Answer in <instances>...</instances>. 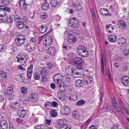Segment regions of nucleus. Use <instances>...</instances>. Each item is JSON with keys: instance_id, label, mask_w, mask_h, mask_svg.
<instances>
[{"instance_id": "obj_1", "label": "nucleus", "mask_w": 129, "mask_h": 129, "mask_svg": "<svg viewBox=\"0 0 129 129\" xmlns=\"http://www.w3.org/2000/svg\"><path fill=\"white\" fill-rule=\"evenodd\" d=\"M77 51L78 54L80 56L86 57L89 55L85 47L82 46H79L77 48Z\"/></svg>"}, {"instance_id": "obj_2", "label": "nucleus", "mask_w": 129, "mask_h": 129, "mask_svg": "<svg viewBox=\"0 0 129 129\" xmlns=\"http://www.w3.org/2000/svg\"><path fill=\"white\" fill-rule=\"evenodd\" d=\"M84 73L82 71V69L79 68H75L72 72V75L74 77H82L83 76Z\"/></svg>"}, {"instance_id": "obj_3", "label": "nucleus", "mask_w": 129, "mask_h": 129, "mask_svg": "<svg viewBox=\"0 0 129 129\" xmlns=\"http://www.w3.org/2000/svg\"><path fill=\"white\" fill-rule=\"evenodd\" d=\"M25 41V38L22 35H18L15 37V43L18 46H20L23 44Z\"/></svg>"}, {"instance_id": "obj_4", "label": "nucleus", "mask_w": 129, "mask_h": 129, "mask_svg": "<svg viewBox=\"0 0 129 129\" xmlns=\"http://www.w3.org/2000/svg\"><path fill=\"white\" fill-rule=\"evenodd\" d=\"M10 12V9L7 6L3 5H0V17H3L6 16L5 11Z\"/></svg>"}, {"instance_id": "obj_5", "label": "nucleus", "mask_w": 129, "mask_h": 129, "mask_svg": "<svg viewBox=\"0 0 129 129\" xmlns=\"http://www.w3.org/2000/svg\"><path fill=\"white\" fill-rule=\"evenodd\" d=\"M40 71V74L42 77L41 78L42 82H44L47 81L49 77L48 72L44 69Z\"/></svg>"}, {"instance_id": "obj_6", "label": "nucleus", "mask_w": 129, "mask_h": 129, "mask_svg": "<svg viewBox=\"0 0 129 129\" xmlns=\"http://www.w3.org/2000/svg\"><path fill=\"white\" fill-rule=\"evenodd\" d=\"M83 59L81 57H76L74 59L73 62L75 66H79L81 68L82 66Z\"/></svg>"}, {"instance_id": "obj_7", "label": "nucleus", "mask_w": 129, "mask_h": 129, "mask_svg": "<svg viewBox=\"0 0 129 129\" xmlns=\"http://www.w3.org/2000/svg\"><path fill=\"white\" fill-rule=\"evenodd\" d=\"M69 25L73 27H77L79 25V22L75 17L71 19L69 22Z\"/></svg>"}, {"instance_id": "obj_8", "label": "nucleus", "mask_w": 129, "mask_h": 129, "mask_svg": "<svg viewBox=\"0 0 129 129\" xmlns=\"http://www.w3.org/2000/svg\"><path fill=\"white\" fill-rule=\"evenodd\" d=\"M63 76L60 73H57L53 76V80L54 82L57 83H61L62 82V79Z\"/></svg>"}, {"instance_id": "obj_9", "label": "nucleus", "mask_w": 129, "mask_h": 129, "mask_svg": "<svg viewBox=\"0 0 129 129\" xmlns=\"http://www.w3.org/2000/svg\"><path fill=\"white\" fill-rule=\"evenodd\" d=\"M53 42V39L49 36H47L43 40V43L44 45L47 46L51 45Z\"/></svg>"}, {"instance_id": "obj_10", "label": "nucleus", "mask_w": 129, "mask_h": 129, "mask_svg": "<svg viewBox=\"0 0 129 129\" xmlns=\"http://www.w3.org/2000/svg\"><path fill=\"white\" fill-rule=\"evenodd\" d=\"M117 25L122 30L125 29L127 27L126 22L122 20L118 21L117 22Z\"/></svg>"}, {"instance_id": "obj_11", "label": "nucleus", "mask_w": 129, "mask_h": 129, "mask_svg": "<svg viewBox=\"0 0 129 129\" xmlns=\"http://www.w3.org/2000/svg\"><path fill=\"white\" fill-rule=\"evenodd\" d=\"M16 58H17V62L22 63L23 61L24 63H25L27 61L26 57L25 56L19 54Z\"/></svg>"}, {"instance_id": "obj_12", "label": "nucleus", "mask_w": 129, "mask_h": 129, "mask_svg": "<svg viewBox=\"0 0 129 129\" xmlns=\"http://www.w3.org/2000/svg\"><path fill=\"white\" fill-rule=\"evenodd\" d=\"M83 75V76L82 77L83 78V81L85 84H88L92 82V79L91 77L88 76L87 75L84 74V73Z\"/></svg>"}, {"instance_id": "obj_13", "label": "nucleus", "mask_w": 129, "mask_h": 129, "mask_svg": "<svg viewBox=\"0 0 129 129\" xmlns=\"http://www.w3.org/2000/svg\"><path fill=\"white\" fill-rule=\"evenodd\" d=\"M61 112L63 115H68L71 113V110L69 107L67 106L63 107V108L61 109Z\"/></svg>"}, {"instance_id": "obj_14", "label": "nucleus", "mask_w": 129, "mask_h": 129, "mask_svg": "<svg viewBox=\"0 0 129 129\" xmlns=\"http://www.w3.org/2000/svg\"><path fill=\"white\" fill-rule=\"evenodd\" d=\"M100 13L103 15L107 16H111V14L109 13V12L108 10L105 8H101L100 10Z\"/></svg>"}, {"instance_id": "obj_15", "label": "nucleus", "mask_w": 129, "mask_h": 129, "mask_svg": "<svg viewBox=\"0 0 129 129\" xmlns=\"http://www.w3.org/2000/svg\"><path fill=\"white\" fill-rule=\"evenodd\" d=\"M121 81L122 83L125 86H129V77H123L121 78Z\"/></svg>"}, {"instance_id": "obj_16", "label": "nucleus", "mask_w": 129, "mask_h": 129, "mask_svg": "<svg viewBox=\"0 0 129 129\" xmlns=\"http://www.w3.org/2000/svg\"><path fill=\"white\" fill-rule=\"evenodd\" d=\"M19 5V8L21 10H25L26 8L27 4L25 0H20Z\"/></svg>"}, {"instance_id": "obj_17", "label": "nucleus", "mask_w": 129, "mask_h": 129, "mask_svg": "<svg viewBox=\"0 0 129 129\" xmlns=\"http://www.w3.org/2000/svg\"><path fill=\"white\" fill-rule=\"evenodd\" d=\"M48 54L50 55H53L56 53V50L55 48L53 46L49 47L47 50Z\"/></svg>"}, {"instance_id": "obj_18", "label": "nucleus", "mask_w": 129, "mask_h": 129, "mask_svg": "<svg viewBox=\"0 0 129 129\" xmlns=\"http://www.w3.org/2000/svg\"><path fill=\"white\" fill-rule=\"evenodd\" d=\"M29 98L32 102H35L38 101V97L36 94L33 93L29 95Z\"/></svg>"}, {"instance_id": "obj_19", "label": "nucleus", "mask_w": 129, "mask_h": 129, "mask_svg": "<svg viewBox=\"0 0 129 129\" xmlns=\"http://www.w3.org/2000/svg\"><path fill=\"white\" fill-rule=\"evenodd\" d=\"M77 95L74 92H72L71 93V96H69V100L71 101H76L77 100Z\"/></svg>"}, {"instance_id": "obj_20", "label": "nucleus", "mask_w": 129, "mask_h": 129, "mask_svg": "<svg viewBox=\"0 0 129 129\" xmlns=\"http://www.w3.org/2000/svg\"><path fill=\"white\" fill-rule=\"evenodd\" d=\"M0 124L2 129H7L8 127V124L6 121L2 120L0 121Z\"/></svg>"}, {"instance_id": "obj_21", "label": "nucleus", "mask_w": 129, "mask_h": 129, "mask_svg": "<svg viewBox=\"0 0 129 129\" xmlns=\"http://www.w3.org/2000/svg\"><path fill=\"white\" fill-rule=\"evenodd\" d=\"M108 38L109 41L111 43L115 42L117 41V37L114 35H109L108 37Z\"/></svg>"}, {"instance_id": "obj_22", "label": "nucleus", "mask_w": 129, "mask_h": 129, "mask_svg": "<svg viewBox=\"0 0 129 129\" xmlns=\"http://www.w3.org/2000/svg\"><path fill=\"white\" fill-rule=\"evenodd\" d=\"M39 30L40 32L43 33L46 32L47 30V27L45 25H43L40 26Z\"/></svg>"}, {"instance_id": "obj_23", "label": "nucleus", "mask_w": 129, "mask_h": 129, "mask_svg": "<svg viewBox=\"0 0 129 129\" xmlns=\"http://www.w3.org/2000/svg\"><path fill=\"white\" fill-rule=\"evenodd\" d=\"M18 114L19 116L21 118H23L26 115V110L24 109H22L21 111L20 110L18 111Z\"/></svg>"}, {"instance_id": "obj_24", "label": "nucleus", "mask_w": 129, "mask_h": 129, "mask_svg": "<svg viewBox=\"0 0 129 129\" xmlns=\"http://www.w3.org/2000/svg\"><path fill=\"white\" fill-rule=\"evenodd\" d=\"M51 6L53 7H56L58 4L59 3L58 1L56 0H49Z\"/></svg>"}, {"instance_id": "obj_25", "label": "nucleus", "mask_w": 129, "mask_h": 129, "mask_svg": "<svg viewBox=\"0 0 129 129\" xmlns=\"http://www.w3.org/2000/svg\"><path fill=\"white\" fill-rule=\"evenodd\" d=\"M118 44H122L125 45L126 44V40L123 38H120L118 39Z\"/></svg>"}, {"instance_id": "obj_26", "label": "nucleus", "mask_w": 129, "mask_h": 129, "mask_svg": "<svg viewBox=\"0 0 129 129\" xmlns=\"http://www.w3.org/2000/svg\"><path fill=\"white\" fill-rule=\"evenodd\" d=\"M17 26L20 29H22L24 27V24L23 22L18 21L16 23Z\"/></svg>"}, {"instance_id": "obj_27", "label": "nucleus", "mask_w": 129, "mask_h": 129, "mask_svg": "<svg viewBox=\"0 0 129 129\" xmlns=\"http://www.w3.org/2000/svg\"><path fill=\"white\" fill-rule=\"evenodd\" d=\"M50 114L51 116L54 117L57 116V113L55 109H51L50 111Z\"/></svg>"}, {"instance_id": "obj_28", "label": "nucleus", "mask_w": 129, "mask_h": 129, "mask_svg": "<svg viewBox=\"0 0 129 129\" xmlns=\"http://www.w3.org/2000/svg\"><path fill=\"white\" fill-rule=\"evenodd\" d=\"M49 5L48 3H44L42 5L41 8L44 10L48 9L49 7Z\"/></svg>"}, {"instance_id": "obj_29", "label": "nucleus", "mask_w": 129, "mask_h": 129, "mask_svg": "<svg viewBox=\"0 0 129 129\" xmlns=\"http://www.w3.org/2000/svg\"><path fill=\"white\" fill-rule=\"evenodd\" d=\"M5 20L9 23H10L13 22V18L11 16H6L5 18Z\"/></svg>"}, {"instance_id": "obj_30", "label": "nucleus", "mask_w": 129, "mask_h": 129, "mask_svg": "<svg viewBox=\"0 0 129 129\" xmlns=\"http://www.w3.org/2000/svg\"><path fill=\"white\" fill-rule=\"evenodd\" d=\"M101 59V65L105 66L106 64V58L105 55L104 54L102 55Z\"/></svg>"}, {"instance_id": "obj_31", "label": "nucleus", "mask_w": 129, "mask_h": 129, "mask_svg": "<svg viewBox=\"0 0 129 129\" xmlns=\"http://www.w3.org/2000/svg\"><path fill=\"white\" fill-rule=\"evenodd\" d=\"M44 106L47 109H49L51 107V103L49 101L46 102L44 104Z\"/></svg>"}, {"instance_id": "obj_32", "label": "nucleus", "mask_w": 129, "mask_h": 129, "mask_svg": "<svg viewBox=\"0 0 129 129\" xmlns=\"http://www.w3.org/2000/svg\"><path fill=\"white\" fill-rule=\"evenodd\" d=\"M82 80L80 79H78L76 81L75 84L76 86L78 87H82Z\"/></svg>"}, {"instance_id": "obj_33", "label": "nucleus", "mask_w": 129, "mask_h": 129, "mask_svg": "<svg viewBox=\"0 0 129 129\" xmlns=\"http://www.w3.org/2000/svg\"><path fill=\"white\" fill-rule=\"evenodd\" d=\"M15 78L17 81H19L20 82L22 81V80L24 79V77L22 76L19 74H17Z\"/></svg>"}, {"instance_id": "obj_34", "label": "nucleus", "mask_w": 129, "mask_h": 129, "mask_svg": "<svg viewBox=\"0 0 129 129\" xmlns=\"http://www.w3.org/2000/svg\"><path fill=\"white\" fill-rule=\"evenodd\" d=\"M85 101L82 99L78 101L76 104V105L78 106H82L85 103Z\"/></svg>"}, {"instance_id": "obj_35", "label": "nucleus", "mask_w": 129, "mask_h": 129, "mask_svg": "<svg viewBox=\"0 0 129 129\" xmlns=\"http://www.w3.org/2000/svg\"><path fill=\"white\" fill-rule=\"evenodd\" d=\"M7 92L6 93L7 96L11 95L13 92V89L11 87H9L7 89Z\"/></svg>"}, {"instance_id": "obj_36", "label": "nucleus", "mask_w": 129, "mask_h": 129, "mask_svg": "<svg viewBox=\"0 0 129 129\" xmlns=\"http://www.w3.org/2000/svg\"><path fill=\"white\" fill-rule=\"evenodd\" d=\"M56 123L58 126H59L60 128V127H62L63 125L65 124L63 123V121L61 120L57 121Z\"/></svg>"}, {"instance_id": "obj_37", "label": "nucleus", "mask_w": 129, "mask_h": 129, "mask_svg": "<svg viewBox=\"0 0 129 129\" xmlns=\"http://www.w3.org/2000/svg\"><path fill=\"white\" fill-rule=\"evenodd\" d=\"M14 16V21L16 22L19 21L21 19V18L20 16L17 14H15Z\"/></svg>"}, {"instance_id": "obj_38", "label": "nucleus", "mask_w": 129, "mask_h": 129, "mask_svg": "<svg viewBox=\"0 0 129 129\" xmlns=\"http://www.w3.org/2000/svg\"><path fill=\"white\" fill-rule=\"evenodd\" d=\"M71 126L68 125L64 124L62 127H60V129H71Z\"/></svg>"}, {"instance_id": "obj_39", "label": "nucleus", "mask_w": 129, "mask_h": 129, "mask_svg": "<svg viewBox=\"0 0 129 129\" xmlns=\"http://www.w3.org/2000/svg\"><path fill=\"white\" fill-rule=\"evenodd\" d=\"M21 92L23 94L26 93L27 91V88L25 87H23L21 88Z\"/></svg>"}, {"instance_id": "obj_40", "label": "nucleus", "mask_w": 129, "mask_h": 129, "mask_svg": "<svg viewBox=\"0 0 129 129\" xmlns=\"http://www.w3.org/2000/svg\"><path fill=\"white\" fill-rule=\"evenodd\" d=\"M40 74H38L36 73L34 74V78L36 80H38L40 79Z\"/></svg>"}, {"instance_id": "obj_41", "label": "nucleus", "mask_w": 129, "mask_h": 129, "mask_svg": "<svg viewBox=\"0 0 129 129\" xmlns=\"http://www.w3.org/2000/svg\"><path fill=\"white\" fill-rule=\"evenodd\" d=\"M33 66L32 64H30L27 70V73H32L33 70Z\"/></svg>"}, {"instance_id": "obj_42", "label": "nucleus", "mask_w": 129, "mask_h": 129, "mask_svg": "<svg viewBox=\"0 0 129 129\" xmlns=\"http://www.w3.org/2000/svg\"><path fill=\"white\" fill-rule=\"evenodd\" d=\"M28 98L26 96H24L23 97V100L24 103L26 104L28 103L29 100Z\"/></svg>"}, {"instance_id": "obj_43", "label": "nucleus", "mask_w": 129, "mask_h": 129, "mask_svg": "<svg viewBox=\"0 0 129 129\" xmlns=\"http://www.w3.org/2000/svg\"><path fill=\"white\" fill-rule=\"evenodd\" d=\"M44 126L42 125H36L35 126V129H45L44 128Z\"/></svg>"}, {"instance_id": "obj_44", "label": "nucleus", "mask_w": 129, "mask_h": 129, "mask_svg": "<svg viewBox=\"0 0 129 129\" xmlns=\"http://www.w3.org/2000/svg\"><path fill=\"white\" fill-rule=\"evenodd\" d=\"M2 3L4 5H8L10 4L9 0H2Z\"/></svg>"}, {"instance_id": "obj_45", "label": "nucleus", "mask_w": 129, "mask_h": 129, "mask_svg": "<svg viewBox=\"0 0 129 129\" xmlns=\"http://www.w3.org/2000/svg\"><path fill=\"white\" fill-rule=\"evenodd\" d=\"M78 113L76 111H74L72 112V116L75 118H76L78 116Z\"/></svg>"}, {"instance_id": "obj_46", "label": "nucleus", "mask_w": 129, "mask_h": 129, "mask_svg": "<svg viewBox=\"0 0 129 129\" xmlns=\"http://www.w3.org/2000/svg\"><path fill=\"white\" fill-rule=\"evenodd\" d=\"M63 78L64 80L67 82H69L70 79V77L67 76H63Z\"/></svg>"}, {"instance_id": "obj_47", "label": "nucleus", "mask_w": 129, "mask_h": 129, "mask_svg": "<svg viewBox=\"0 0 129 129\" xmlns=\"http://www.w3.org/2000/svg\"><path fill=\"white\" fill-rule=\"evenodd\" d=\"M0 74L1 76L3 78H6L7 77V76L6 73L3 71H2L0 73Z\"/></svg>"}, {"instance_id": "obj_48", "label": "nucleus", "mask_w": 129, "mask_h": 129, "mask_svg": "<svg viewBox=\"0 0 129 129\" xmlns=\"http://www.w3.org/2000/svg\"><path fill=\"white\" fill-rule=\"evenodd\" d=\"M47 17V15L46 13H44L41 15L40 18L42 19H44Z\"/></svg>"}, {"instance_id": "obj_49", "label": "nucleus", "mask_w": 129, "mask_h": 129, "mask_svg": "<svg viewBox=\"0 0 129 129\" xmlns=\"http://www.w3.org/2000/svg\"><path fill=\"white\" fill-rule=\"evenodd\" d=\"M37 40L36 38L35 37L31 38L30 39V41L31 43H35Z\"/></svg>"}, {"instance_id": "obj_50", "label": "nucleus", "mask_w": 129, "mask_h": 129, "mask_svg": "<svg viewBox=\"0 0 129 129\" xmlns=\"http://www.w3.org/2000/svg\"><path fill=\"white\" fill-rule=\"evenodd\" d=\"M51 122V120H50L46 119L45 124L47 125V126H49L50 125Z\"/></svg>"}, {"instance_id": "obj_51", "label": "nucleus", "mask_w": 129, "mask_h": 129, "mask_svg": "<svg viewBox=\"0 0 129 129\" xmlns=\"http://www.w3.org/2000/svg\"><path fill=\"white\" fill-rule=\"evenodd\" d=\"M58 104L56 102L53 101L51 103V105H52L54 107H57L58 105Z\"/></svg>"}, {"instance_id": "obj_52", "label": "nucleus", "mask_w": 129, "mask_h": 129, "mask_svg": "<svg viewBox=\"0 0 129 129\" xmlns=\"http://www.w3.org/2000/svg\"><path fill=\"white\" fill-rule=\"evenodd\" d=\"M112 107V110H113L115 112L118 111V108L117 106L115 105H113Z\"/></svg>"}, {"instance_id": "obj_53", "label": "nucleus", "mask_w": 129, "mask_h": 129, "mask_svg": "<svg viewBox=\"0 0 129 129\" xmlns=\"http://www.w3.org/2000/svg\"><path fill=\"white\" fill-rule=\"evenodd\" d=\"M112 103L113 105H115L117 104V102L115 98H113L112 99Z\"/></svg>"}, {"instance_id": "obj_54", "label": "nucleus", "mask_w": 129, "mask_h": 129, "mask_svg": "<svg viewBox=\"0 0 129 129\" xmlns=\"http://www.w3.org/2000/svg\"><path fill=\"white\" fill-rule=\"evenodd\" d=\"M6 47L5 46H2V47H0V51L3 52L6 51Z\"/></svg>"}, {"instance_id": "obj_55", "label": "nucleus", "mask_w": 129, "mask_h": 129, "mask_svg": "<svg viewBox=\"0 0 129 129\" xmlns=\"http://www.w3.org/2000/svg\"><path fill=\"white\" fill-rule=\"evenodd\" d=\"M112 106L110 105L108 106H107L105 108L106 110V111H108L110 110H112Z\"/></svg>"}, {"instance_id": "obj_56", "label": "nucleus", "mask_w": 129, "mask_h": 129, "mask_svg": "<svg viewBox=\"0 0 129 129\" xmlns=\"http://www.w3.org/2000/svg\"><path fill=\"white\" fill-rule=\"evenodd\" d=\"M54 64L52 63H49L47 64L48 68L49 69H51L53 68Z\"/></svg>"}, {"instance_id": "obj_57", "label": "nucleus", "mask_w": 129, "mask_h": 129, "mask_svg": "<svg viewBox=\"0 0 129 129\" xmlns=\"http://www.w3.org/2000/svg\"><path fill=\"white\" fill-rule=\"evenodd\" d=\"M33 0H27L26 4L28 5H31L33 2Z\"/></svg>"}, {"instance_id": "obj_58", "label": "nucleus", "mask_w": 129, "mask_h": 129, "mask_svg": "<svg viewBox=\"0 0 129 129\" xmlns=\"http://www.w3.org/2000/svg\"><path fill=\"white\" fill-rule=\"evenodd\" d=\"M66 84L63 83V85L61 89L62 90V91H64L66 89Z\"/></svg>"}, {"instance_id": "obj_59", "label": "nucleus", "mask_w": 129, "mask_h": 129, "mask_svg": "<svg viewBox=\"0 0 129 129\" xmlns=\"http://www.w3.org/2000/svg\"><path fill=\"white\" fill-rule=\"evenodd\" d=\"M73 6L75 8H79V7H81V5L80 4H78V3L77 4H75V3H74V4H73Z\"/></svg>"}, {"instance_id": "obj_60", "label": "nucleus", "mask_w": 129, "mask_h": 129, "mask_svg": "<svg viewBox=\"0 0 129 129\" xmlns=\"http://www.w3.org/2000/svg\"><path fill=\"white\" fill-rule=\"evenodd\" d=\"M66 40L67 42L71 44L73 42L71 38H67Z\"/></svg>"}, {"instance_id": "obj_61", "label": "nucleus", "mask_w": 129, "mask_h": 129, "mask_svg": "<svg viewBox=\"0 0 129 129\" xmlns=\"http://www.w3.org/2000/svg\"><path fill=\"white\" fill-rule=\"evenodd\" d=\"M119 126L118 125H114L111 128V129H119L118 127Z\"/></svg>"}, {"instance_id": "obj_62", "label": "nucleus", "mask_w": 129, "mask_h": 129, "mask_svg": "<svg viewBox=\"0 0 129 129\" xmlns=\"http://www.w3.org/2000/svg\"><path fill=\"white\" fill-rule=\"evenodd\" d=\"M10 107L12 109H13L16 108V104H14V103L10 105Z\"/></svg>"}, {"instance_id": "obj_63", "label": "nucleus", "mask_w": 129, "mask_h": 129, "mask_svg": "<svg viewBox=\"0 0 129 129\" xmlns=\"http://www.w3.org/2000/svg\"><path fill=\"white\" fill-rule=\"evenodd\" d=\"M4 99V96L1 95H0V102L3 101Z\"/></svg>"}, {"instance_id": "obj_64", "label": "nucleus", "mask_w": 129, "mask_h": 129, "mask_svg": "<svg viewBox=\"0 0 129 129\" xmlns=\"http://www.w3.org/2000/svg\"><path fill=\"white\" fill-rule=\"evenodd\" d=\"M50 86L51 88L53 89H54L55 87V84L53 83H51L50 85Z\"/></svg>"}]
</instances>
